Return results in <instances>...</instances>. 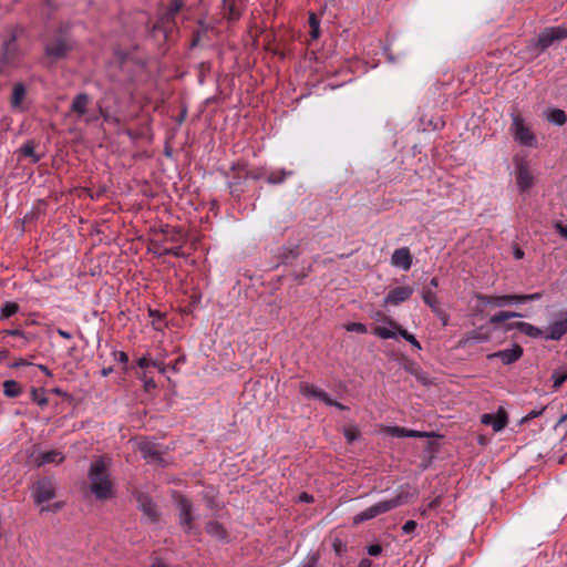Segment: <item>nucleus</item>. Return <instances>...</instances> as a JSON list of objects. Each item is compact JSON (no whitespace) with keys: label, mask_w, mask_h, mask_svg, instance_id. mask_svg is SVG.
Instances as JSON below:
<instances>
[{"label":"nucleus","mask_w":567,"mask_h":567,"mask_svg":"<svg viewBox=\"0 0 567 567\" xmlns=\"http://www.w3.org/2000/svg\"><path fill=\"white\" fill-rule=\"evenodd\" d=\"M567 421V412L559 419L558 424H561Z\"/></svg>","instance_id":"63"},{"label":"nucleus","mask_w":567,"mask_h":567,"mask_svg":"<svg viewBox=\"0 0 567 567\" xmlns=\"http://www.w3.org/2000/svg\"><path fill=\"white\" fill-rule=\"evenodd\" d=\"M513 131L514 137L517 142L525 146L535 145V136L528 127L524 125L523 120L519 116L513 118Z\"/></svg>","instance_id":"8"},{"label":"nucleus","mask_w":567,"mask_h":567,"mask_svg":"<svg viewBox=\"0 0 567 567\" xmlns=\"http://www.w3.org/2000/svg\"><path fill=\"white\" fill-rule=\"evenodd\" d=\"M542 297V293L535 292L530 295H504V296H487V295H478L477 300L482 305H488L493 307H504L512 302H525L538 300Z\"/></svg>","instance_id":"3"},{"label":"nucleus","mask_w":567,"mask_h":567,"mask_svg":"<svg viewBox=\"0 0 567 567\" xmlns=\"http://www.w3.org/2000/svg\"><path fill=\"white\" fill-rule=\"evenodd\" d=\"M64 460V455L56 450L41 453L37 458V465L42 466L44 464L55 463L60 464Z\"/></svg>","instance_id":"21"},{"label":"nucleus","mask_w":567,"mask_h":567,"mask_svg":"<svg viewBox=\"0 0 567 567\" xmlns=\"http://www.w3.org/2000/svg\"><path fill=\"white\" fill-rule=\"evenodd\" d=\"M416 528V523L414 520H408L403 526H402V530L405 533V534H410L412 532H414Z\"/></svg>","instance_id":"39"},{"label":"nucleus","mask_w":567,"mask_h":567,"mask_svg":"<svg viewBox=\"0 0 567 567\" xmlns=\"http://www.w3.org/2000/svg\"><path fill=\"white\" fill-rule=\"evenodd\" d=\"M373 333L381 339H392L395 338V332L389 328L385 327H375L373 330Z\"/></svg>","instance_id":"32"},{"label":"nucleus","mask_w":567,"mask_h":567,"mask_svg":"<svg viewBox=\"0 0 567 567\" xmlns=\"http://www.w3.org/2000/svg\"><path fill=\"white\" fill-rule=\"evenodd\" d=\"M348 442H353L358 437V431L355 429H348L344 432Z\"/></svg>","instance_id":"42"},{"label":"nucleus","mask_w":567,"mask_h":567,"mask_svg":"<svg viewBox=\"0 0 567 567\" xmlns=\"http://www.w3.org/2000/svg\"><path fill=\"white\" fill-rule=\"evenodd\" d=\"M56 486L50 478H41L32 486V497L37 505H42L55 496Z\"/></svg>","instance_id":"5"},{"label":"nucleus","mask_w":567,"mask_h":567,"mask_svg":"<svg viewBox=\"0 0 567 567\" xmlns=\"http://www.w3.org/2000/svg\"><path fill=\"white\" fill-rule=\"evenodd\" d=\"M116 360L121 363H126L128 361V357L125 352H115Z\"/></svg>","instance_id":"49"},{"label":"nucleus","mask_w":567,"mask_h":567,"mask_svg":"<svg viewBox=\"0 0 567 567\" xmlns=\"http://www.w3.org/2000/svg\"><path fill=\"white\" fill-rule=\"evenodd\" d=\"M152 567H167V566L162 559L156 558V559H154Z\"/></svg>","instance_id":"56"},{"label":"nucleus","mask_w":567,"mask_h":567,"mask_svg":"<svg viewBox=\"0 0 567 567\" xmlns=\"http://www.w3.org/2000/svg\"><path fill=\"white\" fill-rule=\"evenodd\" d=\"M39 368H40V370H41L42 372H44L47 375H50V374H51V373H50V371H49V369H48V367L40 364V365H39Z\"/></svg>","instance_id":"61"},{"label":"nucleus","mask_w":567,"mask_h":567,"mask_svg":"<svg viewBox=\"0 0 567 567\" xmlns=\"http://www.w3.org/2000/svg\"><path fill=\"white\" fill-rule=\"evenodd\" d=\"M371 566H372V561L368 558H363L360 560L358 567H371Z\"/></svg>","instance_id":"54"},{"label":"nucleus","mask_w":567,"mask_h":567,"mask_svg":"<svg viewBox=\"0 0 567 567\" xmlns=\"http://www.w3.org/2000/svg\"><path fill=\"white\" fill-rule=\"evenodd\" d=\"M520 313L517 312H511V311H501L489 318V322L493 324H498L501 322H504L511 318L520 317Z\"/></svg>","instance_id":"30"},{"label":"nucleus","mask_w":567,"mask_h":567,"mask_svg":"<svg viewBox=\"0 0 567 567\" xmlns=\"http://www.w3.org/2000/svg\"><path fill=\"white\" fill-rule=\"evenodd\" d=\"M70 48L71 45L65 38H58L47 44L45 53L53 59H61L68 53Z\"/></svg>","instance_id":"11"},{"label":"nucleus","mask_w":567,"mask_h":567,"mask_svg":"<svg viewBox=\"0 0 567 567\" xmlns=\"http://www.w3.org/2000/svg\"><path fill=\"white\" fill-rule=\"evenodd\" d=\"M514 257H515L516 259H522V258L524 257V251H523L520 248H516V249L514 250Z\"/></svg>","instance_id":"59"},{"label":"nucleus","mask_w":567,"mask_h":567,"mask_svg":"<svg viewBox=\"0 0 567 567\" xmlns=\"http://www.w3.org/2000/svg\"><path fill=\"white\" fill-rule=\"evenodd\" d=\"M63 507V503L62 502H56L54 504H52L51 506H47V507H42L41 508V512H45V511H50V512H58L60 511L61 508Z\"/></svg>","instance_id":"44"},{"label":"nucleus","mask_w":567,"mask_h":567,"mask_svg":"<svg viewBox=\"0 0 567 567\" xmlns=\"http://www.w3.org/2000/svg\"><path fill=\"white\" fill-rule=\"evenodd\" d=\"M299 391L305 396L318 399V400L323 401L324 403L327 402V400L329 398V395L324 391H322L321 389H319L318 386H316L313 384L306 383V382L300 383Z\"/></svg>","instance_id":"18"},{"label":"nucleus","mask_w":567,"mask_h":567,"mask_svg":"<svg viewBox=\"0 0 567 567\" xmlns=\"http://www.w3.org/2000/svg\"><path fill=\"white\" fill-rule=\"evenodd\" d=\"M137 364L140 368H146V367H150V365H153V367H157V362L155 361H151L148 360L147 358L143 357L141 358L138 361H137Z\"/></svg>","instance_id":"41"},{"label":"nucleus","mask_w":567,"mask_h":567,"mask_svg":"<svg viewBox=\"0 0 567 567\" xmlns=\"http://www.w3.org/2000/svg\"><path fill=\"white\" fill-rule=\"evenodd\" d=\"M523 355V349L518 344H514L511 349L494 352L487 355L489 360L499 359L504 364H511Z\"/></svg>","instance_id":"10"},{"label":"nucleus","mask_w":567,"mask_h":567,"mask_svg":"<svg viewBox=\"0 0 567 567\" xmlns=\"http://www.w3.org/2000/svg\"><path fill=\"white\" fill-rule=\"evenodd\" d=\"M32 394H33V399L39 403V404H45L47 403V399L42 398V399H39L38 396V392L37 390H33L32 391Z\"/></svg>","instance_id":"53"},{"label":"nucleus","mask_w":567,"mask_h":567,"mask_svg":"<svg viewBox=\"0 0 567 567\" xmlns=\"http://www.w3.org/2000/svg\"><path fill=\"white\" fill-rule=\"evenodd\" d=\"M567 38V29L565 27H550L546 28L538 37V47L542 50L547 49L556 41Z\"/></svg>","instance_id":"6"},{"label":"nucleus","mask_w":567,"mask_h":567,"mask_svg":"<svg viewBox=\"0 0 567 567\" xmlns=\"http://www.w3.org/2000/svg\"><path fill=\"white\" fill-rule=\"evenodd\" d=\"M489 339V336L482 331V329H476L467 332L458 342L460 347H464L466 344H471L474 342H484Z\"/></svg>","instance_id":"22"},{"label":"nucleus","mask_w":567,"mask_h":567,"mask_svg":"<svg viewBox=\"0 0 567 567\" xmlns=\"http://www.w3.org/2000/svg\"><path fill=\"white\" fill-rule=\"evenodd\" d=\"M21 153L24 156L31 157L32 163H37L39 161V156L34 153V145L32 143H27L21 147Z\"/></svg>","instance_id":"33"},{"label":"nucleus","mask_w":567,"mask_h":567,"mask_svg":"<svg viewBox=\"0 0 567 567\" xmlns=\"http://www.w3.org/2000/svg\"><path fill=\"white\" fill-rule=\"evenodd\" d=\"M413 293V289L409 286L395 287L390 290L384 299L385 305L396 306L405 300H408Z\"/></svg>","instance_id":"12"},{"label":"nucleus","mask_w":567,"mask_h":567,"mask_svg":"<svg viewBox=\"0 0 567 567\" xmlns=\"http://www.w3.org/2000/svg\"><path fill=\"white\" fill-rule=\"evenodd\" d=\"M90 102L91 99L86 93L75 95L71 104V112L75 113L79 117L84 116Z\"/></svg>","instance_id":"16"},{"label":"nucleus","mask_w":567,"mask_h":567,"mask_svg":"<svg viewBox=\"0 0 567 567\" xmlns=\"http://www.w3.org/2000/svg\"><path fill=\"white\" fill-rule=\"evenodd\" d=\"M175 503L178 509L179 525L186 533L193 532L195 529V516L193 514V504L190 503L189 499L179 494L175 495Z\"/></svg>","instance_id":"4"},{"label":"nucleus","mask_w":567,"mask_h":567,"mask_svg":"<svg viewBox=\"0 0 567 567\" xmlns=\"http://www.w3.org/2000/svg\"><path fill=\"white\" fill-rule=\"evenodd\" d=\"M430 436L426 432H420L414 430H408L406 437H427Z\"/></svg>","instance_id":"43"},{"label":"nucleus","mask_w":567,"mask_h":567,"mask_svg":"<svg viewBox=\"0 0 567 567\" xmlns=\"http://www.w3.org/2000/svg\"><path fill=\"white\" fill-rule=\"evenodd\" d=\"M555 228L559 235L567 239V227L561 224H556Z\"/></svg>","instance_id":"48"},{"label":"nucleus","mask_w":567,"mask_h":567,"mask_svg":"<svg viewBox=\"0 0 567 567\" xmlns=\"http://www.w3.org/2000/svg\"><path fill=\"white\" fill-rule=\"evenodd\" d=\"M268 179L270 183H274V184L280 183L282 181V178H276L275 176H270Z\"/></svg>","instance_id":"62"},{"label":"nucleus","mask_w":567,"mask_h":567,"mask_svg":"<svg viewBox=\"0 0 567 567\" xmlns=\"http://www.w3.org/2000/svg\"><path fill=\"white\" fill-rule=\"evenodd\" d=\"M299 498H300V501H302V502H307V503H309V502H311V501H312V496H311V495H309V494H307V493H302V494L299 496Z\"/></svg>","instance_id":"57"},{"label":"nucleus","mask_w":567,"mask_h":567,"mask_svg":"<svg viewBox=\"0 0 567 567\" xmlns=\"http://www.w3.org/2000/svg\"><path fill=\"white\" fill-rule=\"evenodd\" d=\"M3 392L9 398H16L21 393V386L17 381L7 380L3 383Z\"/></svg>","instance_id":"27"},{"label":"nucleus","mask_w":567,"mask_h":567,"mask_svg":"<svg viewBox=\"0 0 567 567\" xmlns=\"http://www.w3.org/2000/svg\"><path fill=\"white\" fill-rule=\"evenodd\" d=\"M381 551H382V548H381V546H380V545H378V544L370 545V546L368 547V553H369V555H371V556H378V555H380V554H381Z\"/></svg>","instance_id":"45"},{"label":"nucleus","mask_w":567,"mask_h":567,"mask_svg":"<svg viewBox=\"0 0 567 567\" xmlns=\"http://www.w3.org/2000/svg\"><path fill=\"white\" fill-rule=\"evenodd\" d=\"M437 316L441 318L443 326H447L449 317L442 309H441V315H437Z\"/></svg>","instance_id":"55"},{"label":"nucleus","mask_w":567,"mask_h":567,"mask_svg":"<svg viewBox=\"0 0 567 567\" xmlns=\"http://www.w3.org/2000/svg\"><path fill=\"white\" fill-rule=\"evenodd\" d=\"M440 504H441V497H440V496H437V497H435L434 499H432V501L427 504V506H426V507H424V508H422V509H421V514H422V515H426V512H427L429 509H433V508L437 507Z\"/></svg>","instance_id":"38"},{"label":"nucleus","mask_w":567,"mask_h":567,"mask_svg":"<svg viewBox=\"0 0 567 567\" xmlns=\"http://www.w3.org/2000/svg\"><path fill=\"white\" fill-rule=\"evenodd\" d=\"M3 333L7 336L19 337L20 339H22V344L21 346L12 344L13 348L21 349L28 343V339L21 330H4Z\"/></svg>","instance_id":"35"},{"label":"nucleus","mask_w":567,"mask_h":567,"mask_svg":"<svg viewBox=\"0 0 567 567\" xmlns=\"http://www.w3.org/2000/svg\"><path fill=\"white\" fill-rule=\"evenodd\" d=\"M137 501L138 507L143 512L144 516H146L151 522H156L158 519V511L153 501L145 495H140Z\"/></svg>","instance_id":"15"},{"label":"nucleus","mask_w":567,"mask_h":567,"mask_svg":"<svg viewBox=\"0 0 567 567\" xmlns=\"http://www.w3.org/2000/svg\"><path fill=\"white\" fill-rule=\"evenodd\" d=\"M58 333H59V336H61L64 339H71L72 338L71 333H69L68 331H64L62 329H58Z\"/></svg>","instance_id":"58"},{"label":"nucleus","mask_w":567,"mask_h":567,"mask_svg":"<svg viewBox=\"0 0 567 567\" xmlns=\"http://www.w3.org/2000/svg\"><path fill=\"white\" fill-rule=\"evenodd\" d=\"M19 311V305L17 302L8 301L2 305L0 310V319H8Z\"/></svg>","instance_id":"29"},{"label":"nucleus","mask_w":567,"mask_h":567,"mask_svg":"<svg viewBox=\"0 0 567 567\" xmlns=\"http://www.w3.org/2000/svg\"><path fill=\"white\" fill-rule=\"evenodd\" d=\"M516 184L520 192L529 189L534 185V177L527 162L517 159L515 162Z\"/></svg>","instance_id":"7"},{"label":"nucleus","mask_w":567,"mask_h":567,"mask_svg":"<svg viewBox=\"0 0 567 567\" xmlns=\"http://www.w3.org/2000/svg\"><path fill=\"white\" fill-rule=\"evenodd\" d=\"M107 468L109 464L103 458L96 460L90 467V488L99 499H107L113 496V484Z\"/></svg>","instance_id":"1"},{"label":"nucleus","mask_w":567,"mask_h":567,"mask_svg":"<svg viewBox=\"0 0 567 567\" xmlns=\"http://www.w3.org/2000/svg\"><path fill=\"white\" fill-rule=\"evenodd\" d=\"M430 285L434 288L439 286V279L436 277L432 278Z\"/></svg>","instance_id":"60"},{"label":"nucleus","mask_w":567,"mask_h":567,"mask_svg":"<svg viewBox=\"0 0 567 567\" xmlns=\"http://www.w3.org/2000/svg\"><path fill=\"white\" fill-rule=\"evenodd\" d=\"M326 404L330 405V406H336L337 409L342 410V411L348 409L346 405L330 399V396L328 398Z\"/></svg>","instance_id":"46"},{"label":"nucleus","mask_w":567,"mask_h":567,"mask_svg":"<svg viewBox=\"0 0 567 567\" xmlns=\"http://www.w3.org/2000/svg\"><path fill=\"white\" fill-rule=\"evenodd\" d=\"M184 6L183 0H169V6L167 11L162 17V22L172 21L175 14L182 9Z\"/></svg>","instance_id":"24"},{"label":"nucleus","mask_w":567,"mask_h":567,"mask_svg":"<svg viewBox=\"0 0 567 567\" xmlns=\"http://www.w3.org/2000/svg\"><path fill=\"white\" fill-rule=\"evenodd\" d=\"M143 381H144V389L146 391H151L152 389L156 388V383L154 382L153 379L143 378Z\"/></svg>","instance_id":"47"},{"label":"nucleus","mask_w":567,"mask_h":567,"mask_svg":"<svg viewBox=\"0 0 567 567\" xmlns=\"http://www.w3.org/2000/svg\"><path fill=\"white\" fill-rule=\"evenodd\" d=\"M137 449L144 458L152 462L159 460L161 453L154 443L143 440L137 443Z\"/></svg>","instance_id":"17"},{"label":"nucleus","mask_w":567,"mask_h":567,"mask_svg":"<svg viewBox=\"0 0 567 567\" xmlns=\"http://www.w3.org/2000/svg\"><path fill=\"white\" fill-rule=\"evenodd\" d=\"M567 332V317L558 320L547 328L545 338L549 340H558Z\"/></svg>","instance_id":"19"},{"label":"nucleus","mask_w":567,"mask_h":567,"mask_svg":"<svg viewBox=\"0 0 567 567\" xmlns=\"http://www.w3.org/2000/svg\"><path fill=\"white\" fill-rule=\"evenodd\" d=\"M519 321H515V322H508L505 324L504 327V330L505 331H511V330H514V329H517V324H518Z\"/></svg>","instance_id":"52"},{"label":"nucleus","mask_w":567,"mask_h":567,"mask_svg":"<svg viewBox=\"0 0 567 567\" xmlns=\"http://www.w3.org/2000/svg\"><path fill=\"white\" fill-rule=\"evenodd\" d=\"M346 330L347 331H351V332H358V333H365L367 332L365 326L360 323V322L348 323L346 326Z\"/></svg>","instance_id":"37"},{"label":"nucleus","mask_w":567,"mask_h":567,"mask_svg":"<svg viewBox=\"0 0 567 567\" xmlns=\"http://www.w3.org/2000/svg\"><path fill=\"white\" fill-rule=\"evenodd\" d=\"M424 302L434 311L436 315H441V307L439 299L431 289L425 288L422 293Z\"/></svg>","instance_id":"23"},{"label":"nucleus","mask_w":567,"mask_h":567,"mask_svg":"<svg viewBox=\"0 0 567 567\" xmlns=\"http://www.w3.org/2000/svg\"><path fill=\"white\" fill-rule=\"evenodd\" d=\"M548 120L557 125H563L567 121V116L563 110L554 109L548 114Z\"/></svg>","instance_id":"31"},{"label":"nucleus","mask_w":567,"mask_h":567,"mask_svg":"<svg viewBox=\"0 0 567 567\" xmlns=\"http://www.w3.org/2000/svg\"><path fill=\"white\" fill-rule=\"evenodd\" d=\"M27 96V89L23 83H16L12 89L10 104L14 110H22V103Z\"/></svg>","instance_id":"20"},{"label":"nucleus","mask_w":567,"mask_h":567,"mask_svg":"<svg viewBox=\"0 0 567 567\" xmlns=\"http://www.w3.org/2000/svg\"><path fill=\"white\" fill-rule=\"evenodd\" d=\"M111 371H112V369H103V370H102V374H103L104 377H106V375H109V373H110Z\"/></svg>","instance_id":"64"},{"label":"nucleus","mask_w":567,"mask_h":567,"mask_svg":"<svg viewBox=\"0 0 567 567\" xmlns=\"http://www.w3.org/2000/svg\"><path fill=\"white\" fill-rule=\"evenodd\" d=\"M412 497V494L408 491H401L396 496L381 501L367 509L360 512L353 517V524L359 525L365 520L372 519L381 514L388 513L403 504H406Z\"/></svg>","instance_id":"2"},{"label":"nucleus","mask_w":567,"mask_h":567,"mask_svg":"<svg viewBox=\"0 0 567 567\" xmlns=\"http://www.w3.org/2000/svg\"><path fill=\"white\" fill-rule=\"evenodd\" d=\"M544 409L543 410H539V411H530L526 416H525V420H530V419H534L538 415H540L543 413Z\"/></svg>","instance_id":"51"},{"label":"nucleus","mask_w":567,"mask_h":567,"mask_svg":"<svg viewBox=\"0 0 567 567\" xmlns=\"http://www.w3.org/2000/svg\"><path fill=\"white\" fill-rule=\"evenodd\" d=\"M483 424L492 425L493 430L498 432L503 430L507 424V417L504 411H499L497 414L485 413L481 416Z\"/></svg>","instance_id":"13"},{"label":"nucleus","mask_w":567,"mask_h":567,"mask_svg":"<svg viewBox=\"0 0 567 567\" xmlns=\"http://www.w3.org/2000/svg\"><path fill=\"white\" fill-rule=\"evenodd\" d=\"M391 261L393 266L400 267L403 270H409L412 266V256L410 250L405 247L394 250Z\"/></svg>","instance_id":"14"},{"label":"nucleus","mask_w":567,"mask_h":567,"mask_svg":"<svg viewBox=\"0 0 567 567\" xmlns=\"http://www.w3.org/2000/svg\"><path fill=\"white\" fill-rule=\"evenodd\" d=\"M206 532L213 537H216L217 539H225L226 538V532L221 524L218 522H209L206 525Z\"/></svg>","instance_id":"26"},{"label":"nucleus","mask_w":567,"mask_h":567,"mask_svg":"<svg viewBox=\"0 0 567 567\" xmlns=\"http://www.w3.org/2000/svg\"><path fill=\"white\" fill-rule=\"evenodd\" d=\"M317 564V556L312 555L309 557L307 564L303 567H316Z\"/></svg>","instance_id":"50"},{"label":"nucleus","mask_w":567,"mask_h":567,"mask_svg":"<svg viewBox=\"0 0 567 567\" xmlns=\"http://www.w3.org/2000/svg\"><path fill=\"white\" fill-rule=\"evenodd\" d=\"M567 379V374H554V388L558 389Z\"/></svg>","instance_id":"40"},{"label":"nucleus","mask_w":567,"mask_h":567,"mask_svg":"<svg viewBox=\"0 0 567 567\" xmlns=\"http://www.w3.org/2000/svg\"><path fill=\"white\" fill-rule=\"evenodd\" d=\"M18 55L17 34L11 30L8 39L2 42L0 62L11 63Z\"/></svg>","instance_id":"9"},{"label":"nucleus","mask_w":567,"mask_h":567,"mask_svg":"<svg viewBox=\"0 0 567 567\" xmlns=\"http://www.w3.org/2000/svg\"><path fill=\"white\" fill-rule=\"evenodd\" d=\"M385 432L392 436L406 437L408 429L400 426H390Z\"/></svg>","instance_id":"36"},{"label":"nucleus","mask_w":567,"mask_h":567,"mask_svg":"<svg viewBox=\"0 0 567 567\" xmlns=\"http://www.w3.org/2000/svg\"><path fill=\"white\" fill-rule=\"evenodd\" d=\"M390 324L398 330L400 336L405 339L408 342H410L416 350H421L420 342L415 339V337L411 333H409L405 329H402L400 326H398L395 322H390Z\"/></svg>","instance_id":"28"},{"label":"nucleus","mask_w":567,"mask_h":567,"mask_svg":"<svg viewBox=\"0 0 567 567\" xmlns=\"http://www.w3.org/2000/svg\"><path fill=\"white\" fill-rule=\"evenodd\" d=\"M309 24L311 28L310 35L312 40H316L319 38V21L317 17L312 13L309 17Z\"/></svg>","instance_id":"34"},{"label":"nucleus","mask_w":567,"mask_h":567,"mask_svg":"<svg viewBox=\"0 0 567 567\" xmlns=\"http://www.w3.org/2000/svg\"><path fill=\"white\" fill-rule=\"evenodd\" d=\"M516 327H517V330H519L520 332H523L526 336H529L533 338H538V337H543V336L545 337V333L540 329L534 327L533 324H530L528 322L519 321Z\"/></svg>","instance_id":"25"}]
</instances>
